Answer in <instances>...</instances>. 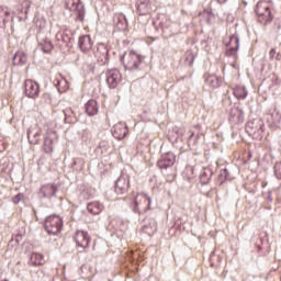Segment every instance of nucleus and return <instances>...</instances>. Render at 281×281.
Listing matches in <instances>:
<instances>
[{
	"label": "nucleus",
	"mask_w": 281,
	"mask_h": 281,
	"mask_svg": "<svg viewBox=\"0 0 281 281\" xmlns=\"http://www.w3.org/2000/svg\"><path fill=\"white\" fill-rule=\"evenodd\" d=\"M7 149H8V142L0 140V153H5Z\"/></svg>",
	"instance_id": "obj_32"
},
{
	"label": "nucleus",
	"mask_w": 281,
	"mask_h": 281,
	"mask_svg": "<svg viewBox=\"0 0 281 281\" xmlns=\"http://www.w3.org/2000/svg\"><path fill=\"white\" fill-rule=\"evenodd\" d=\"M136 12L140 16H146L153 12V3L150 0H137L136 2Z\"/></svg>",
	"instance_id": "obj_8"
},
{
	"label": "nucleus",
	"mask_w": 281,
	"mask_h": 281,
	"mask_svg": "<svg viewBox=\"0 0 281 281\" xmlns=\"http://www.w3.org/2000/svg\"><path fill=\"white\" fill-rule=\"evenodd\" d=\"M119 20H123V21H125V23H128V20H126V15H124V14H120Z\"/></svg>",
	"instance_id": "obj_34"
},
{
	"label": "nucleus",
	"mask_w": 281,
	"mask_h": 281,
	"mask_svg": "<svg viewBox=\"0 0 281 281\" xmlns=\"http://www.w3.org/2000/svg\"><path fill=\"white\" fill-rule=\"evenodd\" d=\"M258 22L262 25H267V23H271L273 21V12H271V2L267 0H260L255 10Z\"/></svg>",
	"instance_id": "obj_2"
},
{
	"label": "nucleus",
	"mask_w": 281,
	"mask_h": 281,
	"mask_svg": "<svg viewBox=\"0 0 281 281\" xmlns=\"http://www.w3.org/2000/svg\"><path fill=\"white\" fill-rule=\"evenodd\" d=\"M52 137H54L55 139H58V135L56 134V131L54 130H48L46 132V137L44 139V150L45 153H52L54 150V139H52Z\"/></svg>",
	"instance_id": "obj_12"
},
{
	"label": "nucleus",
	"mask_w": 281,
	"mask_h": 281,
	"mask_svg": "<svg viewBox=\"0 0 281 281\" xmlns=\"http://www.w3.org/2000/svg\"><path fill=\"white\" fill-rule=\"evenodd\" d=\"M38 83L32 79H27L24 83V93L27 98H36L38 95Z\"/></svg>",
	"instance_id": "obj_10"
},
{
	"label": "nucleus",
	"mask_w": 281,
	"mask_h": 281,
	"mask_svg": "<svg viewBox=\"0 0 281 281\" xmlns=\"http://www.w3.org/2000/svg\"><path fill=\"white\" fill-rule=\"evenodd\" d=\"M27 63V54L23 50H18L13 56V65H25Z\"/></svg>",
	"instance_id": "obj_19"
},
{
	"label": "nucleus",
	"mask_w": 281,
	"mask_h": 281,
	"mask_svg": "<svg viewBox=\"0 0 281 281\" xmlns=\"http://www.w3.org/2000/svg\"><path fill=\"white\" fill-rule=\"evenodd\" d=\"M217 3H221V4L227 3V0H217Z\"/></svg>",
	"instance_id": "obj_37"
},
{
	"label": "nucleus",
	"mask_w": 281,
	"mask_h": 281,
	"mask_svg": "<svg viewBox=\"0 0 281 281\" xmlns=\"http://www.w3.org/2000/svg\"><path fill=\"white\" fill-rule=\"evenodd\" d=\"M175 154L167 153L165 154L161 159L158 160L157 166L161 170H166V168H170V166H175Z\"/></svg>",
	"instance_id": "obj_13"
},
{
	"label": "nucleus",
	"mask_w": 281,
	"mask_h": 281,
	"mask_svg": "<svg viewBox=\"0 0 281 281\" xmlns=\"http://www.w3.org/2000/svg\"><path fill=\"white\" fill-rule=\"evenodd\" d=\"M32 135H33V138H32ZM27 139L31 144H38L41 139V131L36 132L35 134H32V130H29Z\"/></svg>",
	"instance_id": "obj_26"
},
{
	"label": "nucleus",
	"mask_w": 281,
	"mask_h": 281,
	"mask_svg": "<svg viewBox=\"0 0 281 281\" xmlns=\"http://www.w3.org/2000/svg\"><path fill=\"white\" fill-rule=\"evenodd\" d=\"M98 101L95 100H89L86 103V112L88 113V115L93 116V115H98Z\"/></svg>",
	"instance_id": "obj_18"
},
{
	"label": "nucleus",
	"mask_w": 281,
	"mask_h": 281,
	"mask_svg": "<svg viewBox=\"0 0 281 281\" xmlns=\"http://www.w3.org/2000/svg\"><path fill=\"white\" fill-rule=\"evenodd\" d=\"M74 240L80 249H87L91 243V237L89 236V233L85 231H77Z\"/></svg>",
	"instance_id": "obj_5"
},
{
	"label": "nucleus",
	"mask_w": 281,
	"mask_h": 281,
	"mask_svg": "<svg viewBox=\"0 0 281 281\" xmlns=\"http://www.w3.org/2000/svg\"><path fill=\"white\" fill-rule=\"evenodd\" d=\"M106 82L111 89H115L122 82V74L117 69H112L106 74Z\"/></svg>",
	"instance_id": "obj_7"
},
{
	"label": "nucleus",
	"mask_w": 281,
	"mask_h": 281,
	"mask_svg": "<svg viewBox=\"0 0 281 281\" xmlns=\"http://www.w3.org/2000/svg\"><path fill=\"white\" fill-rule=\"evenodd\" d=\"M184 60L188 67H192V65H194V54H192L190 50L186 52Z\"/></svg>",
	"instance_id": "obj_28"
},
{
	"label": "nucleus",
	"mask_w": 281,
	"mask_h": 281,
	"mask_svg": "<svg viewBox=\"0 0 281 281\" xmlns=\"http://www.w3.org/2000/svg\"><path fill=\"white\" fill-rule=\"evenodd\" d=\"M142 63H144V56L135 50L125 52L122 58L123 67H125L127 71H137Z\"/></svg>",
	"instance_id": "obj_1"
},
{
	"label": "nucleus",
	"mask_w": 281,
	"mask_h": 281,
	"mask_svg": "<svg viewBox=\"0 0 281 281\" xmlns=\"http://www.w3.org/2000/svg\"><path fill=\"white\" fill-rule=\"evenodd\" d=\"M8 16H10V9L5 5H0V20L5 23L8 21Z\"/></svg>",
	"instance_id": "obj_27"
},
{
	"label": "nucleus",
	"mask_w": 281,
	"mask_h": 281,
	"mask_svg": "<svg viewBox=\"0 0 281 281\" xmlns=\"http://www.w3.org/2000/svg\"><path fill=\"white\" fill-rule=\"evenodd\" d=\"M69 122H74V120H70Z\"/></svg>",
	"instance_id": "obj_38"
},
{
	"label": "nucleus",
	"mask_w": 281,
	"mask_h": 281,
	"mask_svg": "<svg viewBox=\"0 0 281 281\" xmlns=\"http://www.w3.org/2000/svg\"><path fill=\"white\" fill-rule=\"evenodd\" d=\"M233 95H235L237 100H245V98H247V90L241 86L234 87Z\"/></svg>",
	"instance_id": "obj_22"
},
{
	"label": "nucleus",
	"mask_w": 281,
	"mask_h": 281,
	"mask_svg": "<svg viewBox=\"0 0 281 281\" xmlns=\"http://www.w3.org/2000/svg\"><path fill=\"white\" fill-rule=\"evenodd\" d=\"M67 10L70 12H78L80 21H82L83 11L80 5V0H65Z\"/></svg>",
	"instance_id": "obj_14"
},
{
	"label": "nucleus",
	"mask_w": 281,
	"mask_h": 281,
	"mask_svg": "<svg viewBox=\"0 0 281 281\" xmlns=\"http://www.w3.org/2000/svg\"><path fill=\"white\" fill-rule=\"evenodd\" d=\"M150 203H153V201L148 194L137 193L134 198V212H137L138 214H146V212L150 210Z\"/></svg>",
	"instance_id": "obj_3"
},
{
	"label": "nucleus",
	"mask_w": 281,
	"mask_h": 281,
	"mask_svg": "<svg viewBox=\"0 0 281 281\" xmlns=\"http://www.w3.org/2000/svg\"><path fill=\"white\" fill-rule=\"evenodd\" d=\"M25 195H23V193H19L18 195L12 198V201L15 205H19V203H21V201H23Z\"/></svg>",
	"instance_id": "obj_31"
},
{
	"label": "nucleus",
	"mask_w": 281,
	"mask_h": 281,
	"mask_svg": "<svg viewBox=\"0 0 281 281\" xmlns=\"http://www.w3.org/2000/svg\"><path fill=\"white\" fill-rule=\"evenodd\" d=\"M238 36L237 35H232L229 37V43L227 44L228 49L226 50L227 56H236L238 54Z\"/></svg>",
	"instance_id": "obj_15"
},
{
	"label": "nucleus",
	"mask_w": 281,
	"mask_h": 281,
	"mask_svg": "<svg viewBox=\"0 0 281 281\" xmlns=\"http://www.w3.org/2000/svg\"><path fill=\"white\" fill-rule=\"evenodd\" d=\"M56 86H57L59 93H65V91H67V89H69V82L67 81V79H65L63 77H60V79L57 80Z\"/></svg>",
	"instance_id": "obj_24"
},
{
	"label": "nucleus",
	"mask_w": 281,
	"mask_h": 281,
	"mask_svg": "<svg viewBox=\"0 0 281 281\" xmlns=\"http://www.w3.org/2000/svg\"><path fill=\"white\" fill-rule=\"evenodd\" d=\"M269 58H270V60H273V58H276V48H272V49L269 52Z\"/></svg>",
	"instance_id": "obj_33"
},
{
	"label": "nucleus",
	"mask_w": 281,
	"mask_h": 281,
	"mask_svg": "<svg viewBox=\"0 0 281 281\" xmlns=\"http://www.w3.org/2000/svg\"><path fill=\"white\" fill-rule=\"evenodd\" d=\"M57 192H58V186L56 183L43 184L40 189V194L44 199H52V196H56Z\"/></svg>",
	"instance_id": "obj_9"
},
{
	"label": "nucleus",
	"mask_w": 281,
	"mask_h": 281,
	"mask_svg": "<svg viewBox=\"0 0 281 281\" xmlns=\"http://www.w3.org/2000/svg\"><path fill=\"white\" fill-rule=\"evenodd\" d=\"M30 265L33 267H43V265H45V257L41 252H32L30 257Z\"/></svg>",
	"instance_id": "obj_17"
},
{
	"label": "nucleus",
	"mask_w": 281,
	"mask_h": 281,
	"mask_svg": "<svg viewBox=\"0 0 281 281\" xmlns=\"http://www.w3.org/2000/svg\"><path fill=\"white\" fill-rule=\"evenodd\" d=\"M87 210L90 212V214H100V212L104 210V205H102L100 202H90L87 205Z\"/></svg>",
	"instance_id": "obj_21"
},
{
	"label": "nucleus",
	"mask_w": 281,
	"mask_h": 281,
	"mask_svg": "<svg viewBox=\"0 0 281 281\" xmlns=\"http://www.w3.org/2000/svg\"><path fill=\"white\" fill-rule=\"evenodd\" d=\"M64 113H65L66 120H69L71 117H75L76 120V112L74 111V109L67 108L66 110H64Z\"/></svg>",
	"instance_id": "obj_29"
},
{
	"label": "nucleus",
	"mask_w": 281,
	"mask_h": 281,
	"mask_svg": "<svg viewBox=\"0 0 281 281\" xmlns=\"http://www.w3.org/2000/svg\"><path fill=\"white\" fill-rule=\"evenodd\" d=\"M79 47L85 54H87V52H91L93 47V41H91V36L83 35L79 37Z\"/></svg>",
	"instance_id": "obj_16"
},
{
	"label": "nucleus",
	"mask_w": 281,
	"mask_h": 281,
	"mask_svg": "<svg viewBox=\"0 0 281 281\" xmlns=\"http://www.w3.org/2000/svg\"><path fill=\"white\" fill-rule=\"evenodd\" d=\"M95 56L101 59V63H104V60H106V56H109V50H106L104 46L98 47Z\"/></svg>",
	"instance_id": "obj_25"
},
{
	"label": "nucleus",
	"mask_w": 281,
	"mask_h": 281,
	"mask_svg": "<svg viewBox=\"0 0 281 281\" xmlns=\"http://www.w3.org/2000/svg\"><path fill=\"white\" fill-rule=\"evenodd\" d=\"M274 175L277 179H281V160L277 161L274 165Z\"/></svg>",
	"instance_id": "obj_30"
},
{
	"label": "nucleus",
	"mask_w": 281,
	"mask_h": 281,
	"mask_svg": "<svg viewBox=\"0 0 281 281\" xmlns=\"http://www.w3.org/2000/svg\"><path fill=\"white\" fill-rule=\"evenodd\" d=\"M205 83L213 89L221 87V78L216 77V75H209L205 78Z\"/></svg>",
	"instance_id": "obj_20"
},
{
	"label": "nucleus",
	"mask_w": 281,
	"mask_h": 281,
	"mask_svg": "<svg viewBox=\"0 0 281 281\" xmlns=\"http://www.w3.org/2000/svg\"><path fill=\"white\" fill-rule=\"evenodd\" d=\"M112 135L115 139H124L126 135H128V127L126 126V123H116L112 127Z\"/></svg>",
	"instance_id": "obj_11"
},
{
	"label": "nucleus",
	"mask_w": 281,
	"mask_h": 281,
	"mask_svg": "<svg viewBox=\"0 0 281 281\" xmlns=\"http://www.w3.org/2000/svg\"><path fill=\"white\" fill-rule=\"evenodd\" d=\"M276 60H281V54L280 53L277 54Z\"/></svg>",
	"instance_id": "obj_36"
},
{
	"label": "nucleus",
	"mask_w": 281,
	"mask_h": 281,
	"mask_svg": "<svg viewBox=\"0 0 281 281\" xmlns=\"http://www.w3.org/2000/svg\"><path fill=\"white\" fill-rule=\"evenodd\" d=\"M273 77L276 85H280V78H278V75L273 74Z\"/></svg>",
	"instance_id": "obj_35"
},
{
	"label": "nucleus",
	"mask_w": 281,
	"mask_h": 281,
	"mask_svg": "<svg viewBox=\"0 0 281 281\" xmlns=\"http://www.w3.org/2000/svg\"><path fill=\"white\" fill-rule=\"evenodd\" d=\"M44 227L47 234L56 236L57 234H60V232H63V218L57 215H50L45 220Z\"/></svg>",
	"instance_id": "obj_4"
},
{
	"label": "nucleus",
	"mask_w": 281,
	"mask_h": 281,
	"mask_svg": "<svg viewBox=\"0 0 281 281\" xmlns=\"http://www.w3.org/2000/svg\"><path fill=\"white\" fill-rule=\"evenodd\" d=\"M40 45L42 47V50L45 54H49V52H52V49H54V44L52 43V40L45 37L40 42Z\"/></svg>",
	"instance_id": "obj_23"
},
{
	"label": "nucleus",
	"mask_w": 281,
	"mask_h": 281,
	"mask_svg": "<svg viewBox=\"0 0 281 281\" xmlns=\"http://www.w3.org/2000/svg\"><path fill=\"white\" fill-rule=\"evenodd\" d=\"M131 188V178L128 176H121L115 183L116 194H125Z\"/></svg>",
	"instance_id": "obj_6"
}]
</instances>
